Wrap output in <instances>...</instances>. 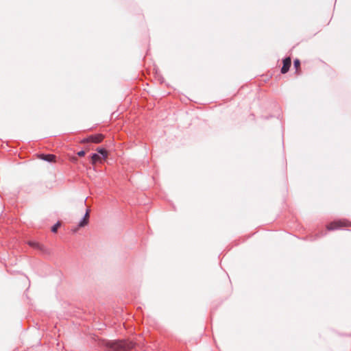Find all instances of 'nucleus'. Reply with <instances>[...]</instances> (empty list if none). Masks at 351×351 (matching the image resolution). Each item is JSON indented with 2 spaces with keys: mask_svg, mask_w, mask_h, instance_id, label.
<instances>
[{
  "mask_svg": "<svg viewBox=\"0 0 351 351\" xmlns=\"http://www.w3.org/2000/svg\"><path fill=\"white\" fill-rule=\"evenodd\" d=\"M99 345L106 351H130L135 346V343L128 340L101 339Z\"/></svg>",
  "mask_w": 351,
  "mask_h": 351,
  "instance_id": "f257e3e1",
  "label": "nucleus"
},
{
  "mask_svg": "<svg viewBox=\"0 0 351 351\" xmlns=\"http://www.w3.org/2000/svg\"><path fill=\"white\" fill-rule=\"evenodd\" d=\"M104 136L101 134H97L95 135H90L87 138H83L80 143H101Z\"/></svg>",
  "mask_w": 351,
  "mask_h": 351,
  "instance_id": "f03ea898",
  "label": "nucleus"
},
{
  "mask_svg": "<svg viewBox=\"0 0 351 351\" xmlns=\"http://www.w3.org/2000/svg\"><path fill=\"white\" fill-rule=\"evenodd\" d=\"M348 226V223L344 220H339L330 222L326 226V228L328 230H335L343 227H346Z\"/></svg>",
  "mask_w": 351,
  "mask_h": 351,
  "instance_id": "7ed1b4c3",
  "label": "nucleus"
},
{
  "mask_svg": "<svg viewBox=\"0 0 351 351\" xmlns=\"http://www.w3.org/2000/svg\"><path fill=\"white\" fill-rule=\"evenodd\" d=\"M89 212L90 210L88 209L86 212V214L83 219L79 223L78 227L73 230L74 232H77L79 228H82L88 225L89 219Z\"/></svg>",
  "mask_w": 351,
  "mask_h": 351,
  "instance_id": "20e7f679",
  "label": "nucleus"
},
{
  "mask_svg": "<svg viewBox=\"0 0 351 351\" xmlns=\"http://www.w3.org/2000/svg\"><path fill=\"white\" fill-rule=\"evenodd\" d=\"M291 64V60L290 57H287L283 60V66L281 69V73L285 74L288 72Z\"/></svg>",
  "mask_w": 351,
  "mask_h": 351,
  "instance_id": "39448f33",
  "label": "nucleus"
},
{
  "mask_svg": "<svg viewBox=\"0 0 351 351\" xmlns=\"http://www.w3.org/2000/svg\"><path fill=\"white\" fill-rule=\"evenodd\" d=\"M40 158L48 162H55L56 156L53 154H42L40 155Z\"/></svg>",
  "mask_w": 351,
  "mask_h": 351,
  "instance_id": "423d86ee",
  "label": "nucleus"
},
{
  "mask_svg": "<svg viewBox=\"0 0 351 351\" xmlns=\"http://www.w3.org/2000/svg\"><path fill=\"white\" fill-rule=\"evenodd\" d=\"M97 162H101V157L97 154H94L91 156V162L95 165Z\"/></svg>",
  "mask_w": 351,
  "mask_h": 351,
  "instance_id": "0eeeda50",
  "label": "nucleus"
},
{
  "mask_svg": "<svg viewBox=\"0 0 351 351\" xmlns=\"http://www.w3.org/2000/svg\"><path fill=\"white\" fill-rule=\"evenodd\" d=\"M97 152L98 153H99L100 154L102 155V156L104 158H106L108 156V153L107 152L106 149H104V148H98L97 149Z\"/></svg>",
  "mask_w": 351,
  "mask_h": 351,
  "instance_id": "6e6552de",
  "label": "nucleus"
},
{
  "mask_svg": "<svg viewBox=\"0 0 351 351\" xmlns=\"http://www.w3.org/2000/svg\"><path fill=\"white\" fill-rule=\"evenodd\" d=\"M293 65H294V67L296 69V72L297 73H299L300 70V62L298 59H295L293 62Z\"/></svg>",
  "mask_w": 351,
  "mask_h": 351,
  "instance_id": "1a4fd4ad",
  "label": "nucleus"
},
{
  "mask_svg": "<svg viewBox=\"0 0 351 351\" xmlns=\"http://www.w3.org/2000/svg\"><path fill=\"white\" fill-rule=\"evenodd\" d=\"M61 223L60 222H58L57 223H56L52 228H51V231L53 232H56L58 229L60 228Z\"/></svg>",
  "mask_w": 351,
  "mask_h": 351,
  "instance_id": "9d476101",
  "label": "nucleus"
},
{
  "mask_svg": "<svg viewBox=\"0 0 351 351\" xmlns=\"http://www.w3.org/2000/svg\"><path fill=\"white\" fill-rule=\"evenodd\" d=\"M77 155L80 157H82L85 155V152L84 151H80L79 152H77Z\"/></svg>",
  "mask_w": 351,
  "mask_h": 351,
  "instance_id": "9b49d317",
  "label": "nucleus"
},
{
  "mask_svg": "<svg viewBox=\"0 0 351 351\" xmlns=\"http://www.w3.org/2000/svg\"><path fill=\"white\" fill-rule=\"evenodd\" d=\"M29 244H30V245H34V246L35 245V246H36V244H35V243H29Z\"/></svg>",
  "mask_w": 351,
  "mask_h": 351,
  "instance_id": "f8f14e48",
  "label": "nucleus"
}]
</instances>
